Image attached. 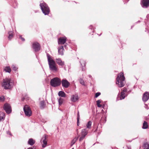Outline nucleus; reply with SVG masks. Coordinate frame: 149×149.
Segmentation results:
<instances>
[{
    "label": "nucleus",
    "mask_w": 149,
    "mask_h": 149,
    "mask_svg": "<svg viewBox=\"0 0 149 149\" xmlns=\"http://www.w3.org/2000/svg\"><path fill=\"white\" fill-rule=\"evenodd\" d=\"M77 115V125H78V123L79 121V112L78 111V112Z\"/></svg>",
    "instance_id": "obj_37"
},
{
    "label": "nucleus",
    "mask_w": 149,
    "mask_h": 149,
    "mask_svg": "<svg viewBox=\"0 0 149 149\" xmlns=\"http://www.w3.org/2000/svg\"><path fill=\"white\" fill-rule=\"evenodd\" d=\"M127 91V89L126 88H125L123 90V91L122 92H123L124 93L125 92H126Z\"/></svg>",
    "instance_id": "obj_39"
},
{
    "label": "nucleus",
    "mask_w": 149,
    "mask_h": 149,
    "mask_svg": "<svg viewBox=\"0 0 149 149\" xmlns=\"http://www.w3.org/2000/svg\"><path fill=\"white\" fill-rule=\"evenodd\" d=\"M79 81L80 83L81 84H82L83 86H85V85L84 83V81L83 79H81V78H80L79 79Z\"/></svg>",
    "instance_id": "obj_32"
},
{
    "label": "nucleus",
    "mask_w": 149,
    "mask_h": 149,
    "mask_svg": "<svg viewBox=\"0 0 149 149\" xmlns=\"http://www.w3.org/2000/svg\"><path fill=\"white\" fill-rule=\"evenodd\" d=\"M47 56L50 70L54 72H57L58 69L56 66V64L55 61L49 54H47Z\"/></svg>",
    "instance_id": "obj_1"
},
{
    "label": "nucleus",
    "mask_w": 149,
    "mask_h": 149,
    "mask_svg": "<svg viewBox=\"0 0 149 149\" xmlns=\"http://www.w3.org/2000/svg\"><path fill=\"white\" fill-rule=\"evenodd\" d=\"M71 100L72 102H75L78 100V96L77 95H72L71 97Z\"/></svg>",
    "instance_id": "obj_18"
},
{
    "label": "nucleus",
    "mask_w": 149,
    "mask_h": 149,
    "mask_svg": "<svg viewBox=\"0 0 149 149\" xmlns=\"http://www.w3.org/2000/svg\"><path fill=\"white\" fill-rule=\"evenodd\" d=\"M125 77L123 72H121L118 74L116 78V84H118L119 87H122L124 86Z\"/></svg>",
    "instance_id": "obj_3"
},
{
    "label": "nucleus",
    "mask_w": 149,
    "mask_h": 149,
    "mask_svg": "<svg viewBox=\"0 0 149 149\" xmlns=\"http://www.w3.org/2000/svg\"><path fill=\"white\" fill-rule=\"evenodd\" d=\"M145 107L146 109H149V107H148V106L146 104H145Z\"/></svg>",
    "instance_id": "obj_43"
},
{
    "label": "nucleus",
    "mask_w": 149,
    "mask_h": 149,
    "mask_svg": "<svg viewBox=\"0 0 149 149\" xmlns=\"http://www.w3.org/2000/svg\"><path fill=\"white\" fill-rule=\"evenodd\" d=\"M58 96L61 97H65L66 96V94L64 92L62 91H60L58 93Z\"/></svg>",
    "instance_id": "obj_20"
},
{
    "label": "nucleus",
    "mask_w": 149,
    "mask_h": 149,
    "mask_svg": "<svg viewBox=\"0 0 149 149\" xmlns=\"http://www.w3.org/2000/svg\"><path fill=\"white\" fill-rule=\"evenodd\" d=\"M2 81V86L5 90L10 89L13 86V81L10 78H6L3 79Z\"/></svg>",
    "instance_id": "obj_2"
},
{
    "label": "nucleus",
    "mask_w": 149,
    "mask_h": 149,
    "mask_svg": "<svg viewBox=\"0 0 149 149\" xmlns=\"http://www.w3.org/2000/svg\"><path fill=\"white\" fill-rule=\"evenodd\" d=\"M125 97V94L123 92H121V95L120 97V100H121L122 99H124Z\"/></svg>",
    "instance_id": "obj_28"
},
{
    "label": "nucleus",
    "mask_w": 149,
    "mask_h": 149,
    "mask_svg": "<svg viewBox=\"0 0 149 149\" xmlns=\"http://www.w3.org/2000/svg\"><path fill=\"white\" fill-rule=\"evenodd\" d=\"M55 61L60 66H63L64 65V62L62 61L60 58H56Z\"/></svg>",
    "instance_id": "obj_15"
},
{
    "label": "nucleus",
    "mask_w": 149,
    "mask_h": 149,
    "mask_svg": "<svg viewBox=\"0 0 149 149\" xmlns=\"http://www.w3.org/2000/svg\"><path fill=\"white\" fill-rule=\"evenodd\" d=\"M35 141L32 139H29L28 143L30 145L32 146L34 145L35 143Z\"/></svg>",
    "instance_id": "obj_22"
},
{
    "label": "nucleus",
    "mask_w": 149,
    "mask_h": 149,
    "mask_svg": "<svg viewBox=\"0 0 149 149\" xmlns=\"http://www.w3.org/2000/svg\"><path fill=\"white\" fill-rule=\"evenodd\" d=\"M72 149H74V148H72Z\"/></svg>",
    "instance_id": "obj_52"
},
{
    "label": "nucleus",
    "mask_w": 149,
    "mask_h": 149,
    "mask_svg": "<svg viewBox=\"0 0 149 149\" xmlns=\"http://www.w3.org/2000/svg\"><path fill=\"white\" fill-rule=\"evenodd\" d=\"M61 82L62 86L65 88H68L70 85V83L66 79H62Z\"/></svg>",
    "instance_id": "obj_9"
},
{
    "label": "nucleus",
    "mask_w": 149,
    "mask_h": 149,
    "mask_svg": "<svg viewBox=\"0 0 149 149\" xmlns=\"http://www.w3.org/2000/svg\"><path fill=\"white\" fill-rule=\"evenodd\" d=\"M89 29H93V33L95 32V27H94L92 25H91L89 27Z\"/></svg>",
    "instance_id": "obj_34"
},
{
    "label": "nucleus",
    "mask_w": 149,
    "mask_h": 149,
    "mask_svg": "<svg viewBox=\"0 0 149 149\" xmlns=\"http://www.w3.org/2000/svg\"><path fill=\"white\" fill-rule=\"evenodd\" d=\"M40 6L43 13L45 15H48L50 12L49 8L47 5L43 1L40 2Z\"/></svg>",
    "instance_id": "obj_4"
},
{
    "label": "nucleus",
    "mask_w": 149,
    "mask_h": 149,
    "mask_svg": "<svg viewBox=\"0 0 149 149\" xmlns=\"http://www.w3.org/2000/svg\"><path fill=\"white\" fill-rule=\"evenodd\" d=\"M127 149H131V147L130 146H127Z\"/></svg>",
    "instance_id": "obj_42"
},
{
    "label": "nucleus",
    "mask_w": 149,
    "mask_h": 149,
    "mask_svg": "<svg viewBox=\"0 0 149 149\" xmlns=\"http://www.w3.org/2000/svg\"><path fill=\"white\" fill-rule=\"evenodd\" d=\"M83 145H84V146L85 145V142H84V143H83Z\"/></svg>",
    "instance_id": "obj_48"
},
{
    "label": "nucleus",
    "mask_w": 149,
    "mask_h": 149,
    "mask_svg": "<svg viewBox=\"0 0 149 149\" xmlns=\"http://www.w3.org/2000/svg\"><path fill=\"white\" fill-rule=\"evenodd\" d=\"M92 122L91 121H89L86 125V128L88 129H91V127Z\"/></svg>",
    "instance_id": "obj_27"
},
{
    "label": "nucleus",
    "mask_w": 149,
    "mask_h": 149,
    "mask_svg": "<svg viewBox=\"0 0 149 149\" xmlns=\"http://www.w3.org/2000/svg\"><path fill=\"white\" fill-rule=\"evenodd\" d=\"M101 102V100H99L96 101L98 107H102V105L100 104Z\"/></svg>",
    "instance_id": "obj_30"
},
{
    "label": "nucleus",
    "mask_w": 149,
    "mask_h": 149,
    "mask_svg": "<svg viewBox=\"0 0 149 149\" xmlns=\"http://www.w3.org/2000/svg\"><path fill=\"white\" fill-rule=\"evenodd\" d=\"M79 136H80V135H79V136H78V137H79Z\"/></svg>",
    "instance_id": "obj_51"
},
{
    "label": "nucleus",
    "mask_w": 149,
    "mask_h": 149,
    "mask_svg": "<svg viewBox=\"0 0 149 149\" xmlns=\"http://www.w3.org/2000/svg\"><path fill=\"white\" fill-rule=\"evenodd\" d=\"M101 94V93L100 92H97L95 93V97L96 98L97 97L99 96Z\"/></svg>",
    "instance_id": "obj_36"
},
{
    "label": "nucleus",
    "mask_w": 149,
    "mask_h": 149,
    "mask_svg": "<svg viewBox=\"0 0 149 149\" xmlns=\"http://www.w3.org/2000/svg\"><path fill=\"white\" fill-rule=\"evenodd\" d=\"M66 37H61L58 40V43L59 44H64L66 41Z\"/></svg>",
    "instance_id": "obj_12"
},
{
    "label": "nucleus",
    "mask_w": 149,
    "mask_h": 149,
    "mask_svg": "<svg viewBox=\"0 0 149 149\" xmlns=\"http://www.w3.org/2000/svg\"><path fill=\"white\" fill-rule=\"evenodd\" d=\"M78 137L75 138L71 141V146H72L77 141L78 139Z\"/></svg>",
    "instance_id": "obj_26"
},
{
    "label": "nucleus",
    "mask_w": 149,
    "mask_h": 149,
    "mask_svg": "<svg viewBox=\"0 0 149 149\" xmlns=\"http://www.w3.org/2000/svg\"><path fill=\"white\" fill-rule=\"evenodd\" d=\"M19 38L22 41H25V39L24 38L22 37V36L19 35Z\"/></svg>",
    "instance_id": "obj_38"
},
{
    "label": "nucleus",
    "mask_w": 149,
    "mask_h": 149,
    "mask_svg": "<svg viewBox=\"0 0 149 149\" xmlns=\"http://www.w3.org/2000/svg\"><path fill=\"white\" fill-rule=\"evenodd\" d=\"M141 4L143 8H146L149 6V0H142Z\"/></svg>",
    "instance_id": "obj_10"
},
{
    "label": "nucleus",
    "mask_w": 149,
    "mask_h": 149,
    "mask_svg": "<svg viewBox=\"0 0 149 149\" xmlns=\"http://www.w3.org/2000/svg\"><path fill=\"white\" fill-rule=\"evenodd\" d=\"M46 135L45 134L42 139L43 143L42 146L43 148H45L47 144V141L46 140Z\"/></svg>",
    "instance_id": "obj_14"
},
{
    "label": "nucleus",
    "mask_w": 149,
    "mask_h": 149,
    "mask_svg": "<svg viewBox=\"0 0 149 149\" xmlns=\"http://www.w3.org/2000/svg\"><path fill=\"white\" fill-rule=\"evenodd\" d=\"M5 118V113L2 112L0 111V122L3 120Z\"/></svg>",
    "instance_id": "obj_21"
},
{
    "label": "nucleus",
    "mask_w": 149,
    "mask_h": 149,
    "mask_svg": "<svg viewBox=\"0 0 149 149\" xmlns=\"http://www.w3.org/2000/svg\"><path fill=\"white\" fill-rule=\"evenodd\" d=\"M132 141V140H129V142H131Z\"/></svg>",
    "instance_id": "obj_49"
},
{
    "label": "nucleus",
    "mask_w": 149,
    "mask_h": 149,
    "mask_svg": "<svg viewBox=\"0 0 149 149\" xmlns=\"http://www.w3.org/2000/svg\"><path fill=\"white\" fill-rule=\"evenodd\" d=\"M36 148L35 147H30L28 148V149H35Z\"/></svg>",
    "instance_id": "obj_40"
},
{
    "label": "nucleus",
    "mask_w": 149,
    "mask_h": 149,
    "mask_svg": "<svg viewBox=\"0 0 149 149\" xmlns=\"http://www.w3.org/2000/svg\"><path fill=\"white\" fill-rule=\"evenodd\" d=\"M63 99L61 98H60L59 99H58V103H59V105H61L63 102Z\"/></svg>",
    "instance_id": "obj_31"
},
{
    "label": "nucleus",
    "mask_w": 149,
    "mask_h": 149,
    "mask_svg": "<svg viewBox=\"0 0 149 149\" xmlns=\"http://www.w3.org/2000/svg\"><path fill=\"white\" fill-rule=\"evenodd\" d=\"M9 36H8V38L10 40L13 37V32L12 31H9L8 32Z\"/></svg>",
    "instance_id": "obj_29"
},
{
    "label": "nucleus",
    "mask_w": 149,
    "mask_h": 149,
    "mask_svg": "<svg viewBox=\"0 0 149 149\" xmlns=\"http://www.w3.org/2000/svg\"><path fill=\"white\" fill-rule=\"evenodd\" d=\"M88 130L87 128L82 129L81 132V136L79 139V141H82L88 134Z\"/></svg>",
    "instance_id": "obj_6"
},
{
    "label": "nucleus",
    "mask_w": 149,
    "mask_h": 149,
    "mask_svg": "<svg viewBox=\"0 0 149 149\" xmlns=\"http://www.w3.org/2000/svg\"><path fill=\"white\" fill-rule=\"evenodd\" d=\"M79 62L80 63L82 67V70L84 71L85 70V66L86 65V62L83 60H81Z\"/></svg>",
    "instance_id": "obj_17"
},
{
    "label": "nucleus",
    "mask_w": 149,
    "mask_h": 149,
    "mask_svg": "<svg viewBox=\"0 0 149 149\" xmlns=\"http://www.w3.org/2000/svg\"><path fill=\"white\" fill-rule=\"evenodd\" d=\"M88 76H89V77L90 78H91V75H88Z\"/></svg>",
    "instance_id": "obj_45"
},
{
    "label": "nucleus",
    "mask_w": 149,
    "mask_h": 149,
    "mask_svg": "<svg viewBox=\"0 0 149 149\" xmlns=\"http://www.w3.org/2000/svg\"><path fill=\"white\" fill-rule=\"evenodd\" d=\"M97 128L95 130V131L94 132H97Z\"/></svg>",
    "instance_id": "obj_44"
},
{
    "label": "nucleus",
    "mask_w": 149,
    "mask_h": 149,
    "mask_svg": "<svg viewBox=\"0 0 149 149\" xmlns=\"http://www.w3.org/2000/svg\"><path fill=\"white\" fill-rule=\"evenodd\" d=\"M7 134H9V135H11V133L9 131L7 132Z\"/></svg>",
    "instance_id": "obj_41"
},
{
    "label": "nucleus",
    "mask_w": 149,
    "mask_h": 149,
    "mask_svg": "<svg viewBox=\"0 0 149 149\" xmlns=\"http://www.w3.org/2000/svg\"><path fill=\"white\" fill-rule=\"evenodd\" d=\"M64 46H65V49H66V45H65Z\"/></svg>",
    "instance_id": "obj_47"
},
{
    "label": "nucleus",
    "mask_w": 149,
    "mask_h": 149,
    "mask_svg": "<svg viewBox=\"0 0 149 149\" xmlns=\"http://www.w3.org/2000/svg\"><path fill=\"white\" fill-rule=\"evenodd\" d=\"M148 127V125L147 123L145 121H144L142 128L143 129H146Z\"/></svg>",
    "instance_id": "obj_24"
},
{
    "label": "nucleus",
    "mask_w": 149,
    "mask_h": 149,
    "mask_svg": "<svg viewBox=\"0 0 149 149\" xmlns=\"http://www.w3.org/2000/svg\"><path fill=\"white\" fill-rule=\"evenodd\" d=\"M25 115L30 116L31 115V111L30 107L27 105H25L23 109Z\"/></svg>",
    "instance_id": "obj_7"
},
{
    "label": "nucleus",
    "mask_w": 149,
    "mask_h": 149,
    "mask_svg": "<svg viewBox=\"0 0 149 149\" xmlns=\"http://www.w3.org/2000/svg\"><path fill=\"white\" fill-rule=\"evenodd\" d=\"M64 50L63 46L62 45L60 46L58 48V53L59 54L63 55V54Z\"/></svg>",
    "instance_id": "obj_16"
},
{
    "label": "nucleus",
    "mask_w": 149,
    "mask_h": 149,
    "mask_svg": "<svg viewBox=\"0 0 149 149\" xmlns=\"http://www.w3.org/2000/svg\"><path fill=\"white\" fill-rule=\"evenodd\" d=\"M149 17V15H148L147 16V18H148V17Z\"/></svg>",
    "instance_id": "obj_46"
},
{
    "label": "nucleus",
    "mask_w": 149,
    "mask_h": 149,
    "mask_svg": "<svg viewBox=\"0 0 149 149\" xmlns=\"http://www.w3.org/2000/svg\"><path fill=\"white\" fill-rule=\"evenodd\" d=\"M4 70L6 72L10 73L11 70L9 66H6L4 69Z\"/></svg>",
    "instance_id": "obj_25"
},
{
    "label": "nucleus",
    "mask_w": 149,
    "mask_h": 149,
    "mask_svg": "<svg viewBox=\"0 0 149 149\" xmlns=\"http://www.w3.org/2000/svg\"><path fill=\"white\" fill-rule=\"evenodd\" d=\"M149 94L148 92H146L143 94L142 98L144 102L147 101L149 99Z\"/></svg>",
    "instance_id": "obj_13"
},
{
    "label": "nucleus",
    "mask_w": 149,
    "mask_h": 149,
    "mask_svg": "<svg viewBox=\"0 0 149 149\" xmlns=\"http://www.w3.org/2000/svg\"><path fill=\"white\" fill-rule=\"evenodd\" d=\"M11 68L14 71H16L17 69L18 68L15 65H13L11 66Z\"/></svg>",
    "instance_id": "obj_33"
},
{
    "label": "nucleus",
    "mask_w": 149,
    "mask_h": 149,
    "mask_svg": "<svg viewBox=\"0 0 149 149\" xmlns=\"http://www.w3.org/2000/svg\"><path fill=\"white\" fill-rule=\"evenodd\" d=\"M40 107L41 109H43L45 107L46 104L44 100L41 101L40 104Z\"/></svg>",
    "instance_id": "obj_19"
},
{
    "label": "nucleus",
    "mask_w": 149,
    "mask_h": 149,
    "mask_svg": "<svg viewBox=\"0 0 149 149\" xmlns=\"http://www.w3.org/2000/svg\"><path fill=\"white\" fill-rule=\"evenodd\" d=\"M34 51L36 52H38L40 50V45L37 42H34L32 45Z\"/></svg>",
    "instance_id": "obj_11"
},
{
    "label": "nucleus",
    "mask_w": 149,
    "mask_h": 149,
    "mask_svg": "<svg viewBox=\"0 0 149 149\" xmlns=\"http://www.w3.org/2000/svg\"><path fill=\"white\" fill-rule=\"evenodd\" d=\"M143 149H149V143L145 142L143 145Z\"/></svg>",
    "instance_id": "obj_23"
},
{
    "label": "nucleus",
    "mask_w": 149,
    "mask_h": 149,
    "mask_svg": "<svg viewBox=\"0 0 149 149\" xmlns=\"http://www.w3.org/2000/svg\"><path fill=\"white\" fill-rule=\"evenodd\" d=\"M50 84L52 86L54 87L58 86L61 84V80L58 77L54 78L50 80Z\"/></svg>",
    "instance_id": "obj_5"
},
{
    "label": "nucleus",
    "mask_w": 149,
    "mask_h": 149,
    "mask_svg": "<svg viewBox=\"0 0 149 149\" xmlns=\"http://www.w3.org/2000/svg\"><path fill=\"white\" fill-rule=\"evenodd\" d=\"M5 97L3 96H2L0 97V101L3 102L5 100Z\"/></svg>",
    "instance_id": "obj_35"
},
{
    "label": "nucleus",
    "mask_w": 149,
    "mask_h": 149,
    "mask_svg": "<svg viewBox=\"0 0 149 149\" xmlns=\"http://www.w3.org/2000/svg\"><path fill=\"white\" fill-rule=\"evenodd\" d=\"M101 34H100L99 35V36H100V35H101Z\"/></svg>",
    "instance_id": "obj_50"
},
{
    "label": "nucleus",
    "mask_w": 149,
    "mask_h": 149,
    "mask_svg": "<svg viewBox=\"0 0 149 149\" xmlns=\"http://www.w3.org/2000/svg\"><path fill=\"white\" fill-rule=\"evenodd\" d=\"M3 108L7 113L9 114L11 113L12 109L10 104L7 103H5L4 105Z\"/></svg>",
    "instance_id": "obj_8"
}]
</instances>
